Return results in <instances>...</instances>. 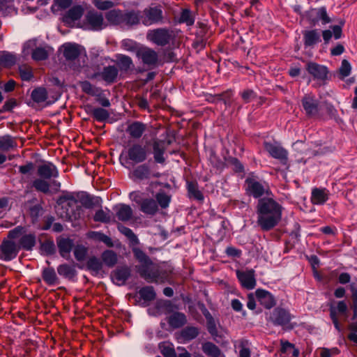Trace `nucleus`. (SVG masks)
<instances>
[{
    "mask_svg": "<svg viewBox=\"0 0 357 357\" xmlns=\"http://www.w3.org/2000/svg\"><path fill=\"white\" fill-rule=\"evenodd\" d=\"M132 252L139 263L135 268L146 282L162 284L169 280V276L173 272L172 269L163 268L154 264L149 256L138 248H133Z\"/></svg>",
    "mask_w": 357,
    "mask_h": 357,
    "instance_id": "1",
    "label": "nucleus"
},
{
    "mask_svg": "<svg viewBox=\"0 0 357 357\" xmlns=\"http://www.w3.org/2000/svg\"><path fill=\"white\" fill-rule=\"evenodd\" d=\"M256 208L257 222L263 231H270L280 222L283 208L273 198L259 199Z\"/></svg>",
    "mask_w": 357,
    "mask_h": 357,
    "instance_id": "2",
    "label": "nucleus"
},
{
    "mask_svg": "<svg viewBox=\"0 0 357 357\" xmlns=\"http://www.w3.org/2000/svg\"><path fill=\"white\" fill-rule=\"evenodd\" d=\"M75 193H67L61 196L57 204L61 205L62 208L66 211L61 214V216L66 219H77L79 217L82 207L78 205Z\"/></svg>",
    "mask_w": 357,
    "mask_h": 357,
    "instance_id": "3",
    "label": "nucleus"
},
{
    "mask_svg": "<svg viewBox=\"0 0 357 357\" xmlns=\"http://www.w3.org/2000/svg\"><path fill=\"white\" fill-rule=\"evenodd\" d=\"M245 183L247 193L255 198H259L265 194L269 195L270 189L268 183L265 181H259L253 173L249 174Z\"/></svg>",
    "mask_w": 357,
    "mask_h": 357,
    "instance_id": "4",
    "label": "nucleus"
},
{
    "mask_svg": "<svg viewBox=\"0 0 357 357\" xmlns=\"http://www.w3.org/2000/svg\"><path fill=\"white\" fill-rule=\"evenodd\" d=\"M292 319L289 312L284 308L276 307L271 313L268 321L275 326H280L282 328L291 329L293 326L290 324Z\"/></svg>",
    "mask_w": 357,
    "mask_h": 357,
    "instance_id": "5",
    "label": "nucleus"
},
{
    "mask_svg": "<svg viewBox=\"0 0 357 357\" xmlns=\"http://www.w3.org/2000/svg\"><path fill=\"white\" fill-rule=\"evenodd\" d=\"M147 39L160 46L167 45L172 38V31L167 28H158L148 31Z\"/></svg>",
    "mask_w": 357,
    "mask_h": 357,
    "instance_id": "6",
    "label": "nucleus"
},
{
    "mask_svg": "<svg viewBox=\"0 0 357 357\" xmlns=\"http://www.w3.org/2000/svg\"><path fill=\"white\" fill-rule=\"evenodd\" d=\"M142 23L145 26L159 24L162 22L163 13L160 6L149 7L141 11Z\"/></svg>",
    "mask_w": 357,
    "mask_h": 357,
    "instance_id": "7",
    "label": "nucleus"
},
{
    "mask_svg": "<svg viewBox=\"0 0 357 357\" xmlns=\"http://www.w3.org/2000/svg\"><path fill=\"white\" fill-rule=\"evenodd\" d=\"M20 250V246L13 240L3 239L0 245V259L5 261L14 259Z\"/></svg>",
    "mask_w": 357,
    "mask_h": 357,
    "instance_id": "8",
    "label": "nucleus"
},
{
    "mask_svg": "<svg viewBox=\"0 0 357 357\" xmlns=\"http://www.w3.org/2000/svg\"><path fill=\"white\" fill-rule=\"evenodd\" d=\"M136 56L142 60L143 64L148 66H155L158 62V54L153 49L142 47L137 50Z\"/></svg>",
    "mask_w": 357,
    "mask_h": 357,
    "instance_id": "9",
    "label": "nucleus"
},
{
    "mask_svg": "<svg viewBox=\"0 0 357 357\" xmlns=\"http://www.w3.org/2000/svg\"><path fill=\"white\" fill-rule=\"evenodd\" d=\"M264 146L271 157L279 160L283 164L287 162L288 152L280 144L265 142Z\"/></svg>",
    "mask_w": 357,
    "mask_h": 357,
    "instance_id": "10",
    "label": "nucleus"
},
{
    "mask_svg": "<svg viewBox=\"0 0 357 357\" xmlns=\"http://www.w3.org/2000/svg\"><path fill=\"white\" fill-rule=\"evenodd\" d=\"M128 158L135 163H141L147 158V151L145 146L139 143H135L129 146L127 151Z\"/></svg>",
    "mask_w": 357,
    "mask_h": 357,
    "instance_id": "11",
    "label": "nucleus"
},
{
    "mask_svg": "<svg viewBox=\"0 0 357 357\" xmlns=\"http://www.w3.org/2000/svg\"><path fill=\"white\" fill-rule=\"evenodd\" d=\"M302 106L309 117L316 116L319 112V101L312 94H306L302 98Z\"/></svg>",
    "mask_w": 357,
    "mask_h": 357,
    "instance_id": "12",
    "label": "nucleus"
},
{
    "mask_svg": "<svg viewBox=\"0 0 357 357\" xmlns=\"http://www.w3.org/2000/svg\"><path fill=\"white\" fill-rule=\"evenodd\" d=\"M131 196H134L135 202L139 204L140 210L145 214L153 215L158 211V205L157 202L151 198L143 199L140 202L137 199V194L132 192Z\"/></svg>",
    "mask_w": 357,
    "mask_h": 357,
    "instance_id": "13",
    "label": "nucleus"
},
{
    "mask_svg": "<svg viewBox=\"0 0 357 357\" xmlns=\"http://www.w3.org/2000/svg\"><path fill=\"white\" fill-rule=\"evenodd\" d=\"M236 275L242 286L247 289H252L256 286V280L255 278L254 270H248L245 271H236Z\"/></svg>",
    "mask_w": 357,
    "mask_h": 357,
    "instance_id": "14",
    "label": "nucleus"
},
{
    "mask_svg": "<svg viewBox=\"0 0 357 357\" xmlns=\"http://www.w3.org/2000/svg\"><path fill=\"white\" fill-rule=\"evenodd\" d=\"M37 174L39 177L51 179L59 176V172L55 165L52 163L43 164L38 167Z\"/></svg>",
    "mask_w": 357,
    "mask_h": 357,
    "instance_id": "15",
    "label": "nucleus"
},
{
    "mask_svg": "<svg viewBox=\"0 0 357 357\" xmlns=\"http://www.w3.org/2000/svg\"><path fill=\"white\" fill-rule=\"evenodd\" d=\"M86 21L91 30L99 31L103 28V17L100 13L93 11L89 12L86 16Z\"/></svg>",
    "mask_w": 357,
    "mask_h": 357,
    "instance_id": "16",
    "label": "nucleus"
},
{
    "mask_svg": "<svg viewBox=\"0 0 357 357\" xmlns=\"http://www.w3.org/2000/svg\"><path fill=\"white\" fill-rule=\"evenodd\" d=\"M116 217L121 222L129 221L133 215L132 208L124 204H120L114 207Z\"/></svg>",
    "mask_w": 357,
    "mask_h": 357,
    "instance_id": "17",
    "label": "nucleus"
},
{
    "mask_svg": "<svg viewBox=\"0 0 357 357\" xmlns=\"http://www.w3.org/2000/svg\"><path fill=\"white\" fill-rule=\"evenodd\" d=\"M146 129V124L140 121H134L128 126L126 131L132 138L139 139Z\"/></svg>",
    "mask_w": 357,
    "mask_h": 357,
    "instance_id": "18",
    "label": "nucleus"
},
{
    "mask_svg": "<svg viewBox=\"0 0 357 357\" xmlns=\"http://www.w3.org/2000/svg\"><path fill=\"white\" fill-rule=\"evenodd\" d=\"M256 296L261 305L267 309H270L275 305L273 296L268 291L257 289L255 291Z\"/></svg>",
    "mask_w": 357,
    "mask_h": 357,
    "instance_id": "19",
    "label": "nucleus"
},
{
    "mask_svg": "<svg viewBox=\"0 0 357 357\" xmlns=\"http://www.w3.org/2000/svg\"><path fill=\"white\" fill-rule=\"evenodd\" d=\"M307 70L314 78L319 79H325L327 77V68L314 62H310L307 66Z\"/></svg>",
    "mask_w": 357,
    "mask_h": 357,
    "instance_id": "20",
    "label": "nucleus"
},
{
    "mask_svg": "<svg viewBox=\"0 0 357 357\" xmlns=\"http://www.w3.org/2000/svg\"><path fill=\"white\" fill-rule=\"evenodd\" d=\"M119 70L116 66H108L104 67L98 75L105 82L112 84L116 82Z\"/></svg>",
    "mask_w": 357,
    "mask_h": 357,
    "instance_id": "21",
    "label": "nucleus"
},
{
    "mask_svg": "<svg viewBox=\"0 0 357 357\" xmlns=\"http://www.w3.org/2000/svg\"><path fill=\"white\" fill-rule=\"evenodd\" d=\"M166 149L165 143L162 140H155L153 143V158L156 162L163 164L165 162L164 153Z\"/></svg>",
    "mask_w": 357,
    "mask_h": 357,
    "instance_id": "22",
    "label": "nucleus"
},
{
    "mask_svg": "<svg viewBox=\"0 0 357 357\" xmlns=\"http://www.w3.org/2000/svg\"><path fill=\"white\" fill-rule=\"evenodd\" d=\"M328 199V191L326 188H314L312 191L311 202L313 204L321 205Z\"/></svg>",
    "mask_w": 357,
    "mask_h": 357,
    "instance_id": "23",
    "label": "nucleus"
},
{
    "mask_svg": "<svg viewBox=\"0 0 357 357\" xmlns=\"http://www.w3.org/2000/svg\"><path fill=\"white\" fill-rule=\"evenodd\" d=\"M303 34L305 47H313L321 41L320 34L317 29L305 31Z\"/></svg>",
    "mask_w": 357,
    "mask_h": 357,
    "instance_id": "24",
    "label": "nucleus"
},
{
    "mask_svg": "<svg viewBox=\"0 0 357 357\" xmlns=\"http://www.w3.org/2000/svg\"><path fill=\"white\" fill-rule=\"evenodd\" d=\"M57 245L61 257L68 259L73 246V241L69 238H61L58 241Z\"/></svg>",
    "mask_w": 357,
    "mask_h": 357,
    "instance_id": "25",
    "label": "nucleus"
},
{
    "mask_svg": "<svg viewBox=\"0 0 357 357\" xmlns=\"http://www.w3.org/2000/svg\"><path fill=\"white\" fill-rule=\"evenodd\" d=\"M123 24L132 26L142 22V14L139 10H130L124 13Z\"/></svg>",
    "mask_w": 357,
    "mask_h": 357,
    "instance_id": "26",
    "label": "nucleus"
},
{
    "mask_svg": "<svg viewBox=\"0 0 357 357\" xmlns=\"http://www.w3.org/2000/svg\"><path fill=\"white\" fill-rule=\"evenodd\" d=\"M150 176V169L146 165H141L137 166L130 173V178L134 180H144L147 179Z\"/></svg>",
    "mask_w": 357,
    "mask_h": 357,
    "instance_id": "27",
    "label": "nucleus"
},
{
    "mask_svg": "<svg viewBox=\"0 0 357 357\" xmlns=\"http://www.w3.org/2000/svg\"><path fill=\"white\" fill-rule=\"evenodd\" d=\"M63 56L67 60H75L81 52V47L76 44H66L64 46Z\"/></svg>",
    "mask_w": 357,
    "mask_h": 357,
    "instance_id": "28",
    "label": "nucleus"
},
{
    "mask_svg": "<svg viewBox=\"0 0 357 357\" xmlns=\"http://www.w3.org/2000/svg\"><path fill=\"white\" fill-rule=\"evenodd\" d=\"M130 275V271L128 267H121L116 269L113 273V280L119 284H123Z\"/></svg>",
    "mask_w": 357,
    "mask_h": 357,
    "instance_id": "29",
    "label": "nucleus"
},
{
    "mask_svg": "<svg viewBox=\"0 0 357 357\" xmlns=\"http://www.w3.org/2000/svg\"><path fill=\"white\" fill-rule=\"evenodd\" d=\"M167 322L171 327L178 328L186 323V318L183 313L174 312L168 317Z\"/></svg>",
    "mask_w": 357,
    "mask_h": 357,
    "instance_id": "30",
    "label": "nucleus"
},
{
    "mask_svg": "<svg viewBox=\"0 0 357 357\" xmlns=\"http://www.w3.org/2000/svg\"><path fill=\"white\" fill-rule=\"evenodd\" d=\"M57 272L59 275L68 278L73 279L77 275V271L74 265L63 264L57 267Z\"/></svg>",
    "mask_w": 357,
    "mask_h": 357,
    "instance_id": "31",
    "label": "nucleus"
},
{
    "mask_svg": "<svg viewBox=\"0 0 357 357\" xmlns=\"http://www.w3.org/2000/svg\"><path fill=\"white\" fill-rule=\"evenodd\" d=\"M105 17L113 24H123L124 13L119 9L111 10L106 13Z\"/></svg>",
    "mask_w": 357,
    "mask_h": 357,
    "instance_id": "32",
    "label": "nucleus"
},
{
    "mask_svg": "<svg viewBox=\"0 0 357 357\" xmlns=\"http://www.w3.org/2000/svg\"><path fill=\"white\" fill-rule=\"evenodd\" d=\"M101 261L102 264H105L108 267H113L118 261V257L115 252L111 250L104 251L101 255Z\"/></svg>",
    "mask_w": 357,
    "mask_h": 357,
    "instance_id": "33",
    "label": "nucleus"
},
{
    "mask_svg": "<svg viewBox=\"0 0 357 357\" xmlns=\"http://www.w3.org/2000/svg\"><path fill=\"white\" fill-rule=\"evenodd\" d=\"M20 248L25 250H31L36 245V236L33 234L23 235L19 241Z\"/></svg>",
    "mask_w": 357,
    "mask_h": 357,
    "instance_id": "34",
    "label": "nucleus"
},
{
    "mask_svg": "<svg viewBox=\"0 0 357 357\" xmlns=\"http://www.w3.org/2000/svg\"><path fill=\"white\" fill-rule=\"evenodd\" d=\"M42 278L44 282L49 285L55 284L58 281L56 272L52 267L45 268L43 270Z\"/></svg>",
    "mask_w": 357,
    "mask_h": 357,
    "instance_id": "35",
    "label": "nucleus"
},
{
    "mask_svg": "<svg viewBox=\"0 0 357 357\" xmlns=\"http://www.w3.org/2000/svg\"><path fill=\"white\" fill-rule=\"evenodd\" d=\"M77 204H80L86 208H91L93 206V197L84 192L75 193Z\"/></svg>",
    "mask_w": 357,
    "mask_h": 357,
    "instance_id": "36",
    "label": "nucleus"
},
{
    "mask_svg": "<svg viewBox=\"0 0 357 357\" xmlns=\"http://www.w3.org/2000/svg\"><path fill=\"white\" fill-rule=\"evenodd\" d=\"M33 187L37 191L47 194L50 192V183L47 179L39 177L33 181Z\"/></svg>",
    "mask_w": 357,
    "mask_h": 357,
    "instance_id": "37",
    "label": "nucleus"
},
{
    "mask_svg": "<svg viewBox=\"0 0 357 357\" xmlns=\"http://www.w3.org/2000/svg\"><path fill=\"white\" fill-rule=\"evenodd\" d=\"M187 188L190 197H193L194 199L199 201H202L204 199L203 194L199 190L198 185L196 182H188Z\"/></svg>",
    "mask_w": 357,
    "mask_h": 357,
    "instance_id": "38",
    "label": "nucleus"
},
{
    "mask_svg": "<svg viewBox=\"0 0 357 357\" xmlns=\"http://www.w3.org/2000/svg\"><path fill=\"white\" fill-rule=\"evenodd\" d=\"M119 231L123 234L129 240L130 243L132 245H136L139 244V239L134 232L128 227L123 225H119L118 226Z\"/></svg>",
    "mask_w": 357,
    "mask_h": 357,
    "instance_id": "39",
    "label": "nucleus"
},
{
    "mask_svg": "<svg viewBox=\"0 0 357 357\" xmlns=\"http://www.w3.org/2000/svg\"><path fill=\"white\" fill-rule=\"evenodd\" d=\"M102 262L101 259L96 257H90L86 262L87 268L91 271L98 274L102 268Z\"/></svg>",
    "mask_w": 357,
    "mask_h": 357,
    "instance_id": "40",
    "label": "nucleus"
},
{
    "mask_svg": "<svg viewBox=\"0 0 357 357\" xmlns=\"http://www.w3.org/2000/svg\"><path fill=\"white\" fill-rule=\"evenodd\" d=\"M83 13L84 9L81 6H75L67 12V13L65 15V18L66 20H78L81 18Z\"/></svg>",
    "mask_w": 357,
    "mask_h": 357,
    "instance_id": "41",
    "label": "nucleus"
},
{
    "mask_svg": "<svg viewBox=\"0 0 357 357\" xmlns=\"http://www.w3.org/2000/svg\"><path fill=\"white\" fill-rule=\"evenodd\" d=\"M16 142L10 135L0 137V150L8 151L16 146Z\"/></svg>",
    "mask_w": 357,
    "mask_h": 357,
    "instance_id": "42",
    "label": "nucleus"
},
{
    "mask_svg": "<svg viewBox=\"0 0 357 357\" xmlns=\"http://www.w3.org/2000/svg\"><path fill=\"white\" fill-rule=\"evenodd\" d=\"M16 62L15 56L8 52H0V66L1 67H11Z\"/></svg>",
    "mask_w": 357,
    "mask_h": 357,
    "instance_id": "43",
    "label": "nucleus"
},
{
    "mask_svg": "<svg viewBox=\"0 0 357 357\" xmlns=\"http://www.w3.org/2000/svg\"><path fill=\"white\" fill-rule=\"evenodd\" d=\"M31 98L37 103L45 101L47 98V90L43 87H38L33 89L31 92Z\"/></svg>",
    "mask_w": 357,
    "mask_h": 357,
    "instance_id": "44",
    "label": "nucleus"
},
{
    "mask_svg": "<svg viewBox=\"0 0 357 357\" xmlns=\"http://www.w3.org/2000/svg\"><path fill=\"white\" fill-rule=\"evenodd\" d=\"M178 21L180 23H185L187 26H192L195 23V16L190 9L185 8L181 10Z\"/></svg>",
    "mask_w": 357,
    "mask_h": 357,
    "instance_id": "45",
    "label": "nucleus"
},
{
    "mask_svg": "<svg viewBox=\"0 0 357 357\" xmlns=\"http://www.w3.org/2000/svg\"><path fill=\"white\" fill-rule=\"evenodd\" d=\"M139 294L143 300L147 301H153L156 296L154 288L151 286L142 287L139 289Z\"/></svg>",
    "mask_w": 357,
    "mask_h": 357,
    "instance_id": "46",
    "label": "nucleus"
},
{
    "mask_svg": "<svg viewBox=\"0 0 357 357\" xmlns=\"http://www.w3.org/2000/svg\"><path fill=\"white\" fill-rule=\"evenodd\" d=\"M118 66L121 70L127 71L132 66V61L128 56L119 54L117 56Z\"/></svg>",
    "mask_w": 357,
    "mask_h": 357,
    "instance_id": "47",
    "label": "nucleus"
},
{
    "mask_svg": "<svg viewBox=\"0 0 357 357\" xmlns=\"http://www.w3.org/2000/svg\"><path fill=\"white\" fill-rule=\"evenodd\" d=\"M202 350L204 354L211 357H218L220 355V350L214 344L206 342L202 345Z\"/></svg>",
    "mask_w": 357,
    "mask_h": 357,
    "instance_id": "48",
    "label": "nucleus"
},
{
    "mask_svg": "<svg viewBox=\"0 0 357 357\" xmlns=\"http://www.w3.org/2000/svg\"><path fill=\"white\" fill-rule=\"evenodd\" d=\"M93 220L96 222H109L112 220V213L107 209L106 211L100 209L96 212Z\"/></svg>",
    "mask_w": 357,
    "mask_h": 357,
    "instance_id": "49",
    "label": "nucleus"
},
{
    "mask_svg": "<svg viewBox=\"0 0 357 357\" xmlns=\"http://www.w3.org/2000/svg\"><path fill=\"white\" fill-rule=\"evenodd\" d=\"M198 335V330L195 327H186L181 333V338L185 341H189Z\"/></svg>",
    "mask_w": 357,
    "mask_h": 357,
    "instance_id": "50",
    "label": "nucleus"
},
{
    "mask_svg": "<svg viewBox=\"0 0 357 357\" xmlns=\"http://www.w3.org/2000/svg\"><path fill=\"white\" fill-rule=\"evenodd\" d=\"M82 90L89 95L98 96L100 93V89L92 85L89 82L85 81L80 84Z\"/></svg>",
    "mask_w": 357,
    "mask_h": 357,
    "instance_id": "51",
    "label": "nucleus"
},
{
    "mask_svg": "<svg viewBox=\"0 0 357 357\" xmlns=\"http://www.w3.org/2000/svg\"><path fill=\"white\" fill-rule=\"evenodd\" d=\"M91 237L96 241L104 243L108 247H113L114 245L112 240L102 233L93 231L91 233Z\"/></svg>",
    "mask_w": 357,
    "mask_h": 357,
    "instance_id": "52",
    "label": "nucleus"
},
{
    "mask_svg": "<svg viewBox=\"0 0 357 357\" xmlns=\"http://www.w3.org/2000/svg\"><path fill=\"white\" fill-rule=\"evenodd\" d=\"M156 202L158 205H159L162 208H166L168 207L169 202L171 201L170 196L167 195L164 192H160L156 194L155 195Z\"/></svg>",
    "mask_w": 357,
    "mask_h": 357,
    "instance_id": "53",
    "label": "nucleus"
},
{
    "mask_svg": "<svg viewBox=\"0 0 357 357\" xmlns=\"http://www.w3.org/2000/svg\"><path fill=\"white\" fill-rule=\"evenodd\" d=\"M92 3L100 10H106L114 6V3L111 0H92Z\"/></svg>",
    "mask_w": 357,
    "mask_h": 357,
    "instance_id": "54",
    "label": "nucleus"
},
{
    "mask_svg": "<svg viewBox=\"0 0 357 357\" xmlns=\"http://www.w3.org/2000/svg\"><path fill=\"white\" fill-rule=\"evenodd\" d=\"M88 249L84 245H77L74 249V255L75 259L79 261H82L85 259L87 255Z\"/></svg>",
    "mask_w": 357,
    "mask_h": 357,
    "instance_id": "55",
    "label": "nucleus"
},
{
    "mask_svg": "<svg viewBox=\"0 0 357 357\" xmlns=\"http://www.w3.org/2000/svg\"><path fill=\"white\" fill-rule=\"evenodd\" d=\"M92 114L98 121H103L109 117L108 112L101 107L93 109Z\"/></svg>",
    "mask_w": 357,
    "mask_h": 357,
    "instance_id": "56",
    "label": "nucleus"
},
{
    "mask_svg": "<svg viewBox=\"0 0 357 357\" xmlns=\"http://www.w3.org/2000/svg\"><path fill=\"white\" fill-rule=\"evenodd\" d=\"M19 73L21 79L24 81H29L33 77L31 68L27 66H20Z\"/></svg>",
    "mask_w": 357,
    "mask_h": 357,
    "instance_id": "57",
    "label": "nucleus"
},
{
    "mask_svg": "<svg viewBox=\"0 0 357 357\" xmlns=\"http://www.w3.org/2000/svg\"><path fill=\"white\" fill-rule=\"evenodd\" d=\"M351 70V66L349 62L347 60L344 59L342 61L341 66L339 69V73L341 79H344L346 77L349 76L350 75Z\"/></svg>",
    "mask_w": 357,
    "mask_h": 357,
    "instance_id": "58",
    "label": "nucleus"
},
{
    "mask_svg": "<svg viewBox=\"0 0 357 357\" xmlns=\"http://www.w3.org/2000/svg\"><path fill=\"white\" fill-rule=\"evenodd\" d=\"M47 52L45 48L37 47L32 52V58L36 61H43L47 58Z\"/></svg>",
    "mask_w": 357,
    "mask_h": 357,
    "instance_id": "59",
    "label": "nucleus"
},
{
    "mask_svg": "<svg viewBox=\"0 0 357 357\" xmlns=\"http://www.w3.org/2000/svg\"><path fill=\"white\" fill-rule=\"evenodd\" d=\"M160 348L161 350V353L165 357H176V354L174 349L169 345L164 343L160 346Z\"/></svg>",
    "mask_w": 357,
    "mask_h": 357,
    "instance_id": "60",
    "label": "nucleus"
},
{
    "mask_svg": "<svg viewBox=\"0 0 357 357\" xmlns=\"http://www.w3.org/2000/svg\"><path fill=\"white\" fill-rule=\"evenodd\" d=\"M241 98L245 103H248L255 99L257 94L252 89H246L241 93Z\"/></svg>",
    "mask_w": 357,
    "mask_h": 357,
    "instance_id": "61",
    "label": "nucleus"
},
{
    "mask_svg": "<svg viewBox=\"0 0 357 357\" xmlns=\"http://www.w3.org/2000/svg\"><path fill=\"white\" fill-rule=\"evenodd\" d=\"M316 14L321 20L324 24L331 22V18L328 17L325 7L316 10Z\"/></svg>",
    "mask_w": 357,
    "mask_h": 357,
    "instance_id": "62",
    "label": "nucleus"
},
{
    "mask_svg": "<svg viewBox=\"0 0 357 357\" xmlns=\"http://www.w3.org/2000/svg\"><path fill=\"white\" fill-rule=\"evenodd\" d=\"M339 354V349L337 348H322L320 351L321 357H333Z\"/></svg>",
    "mask_w": 357,
    "mask_h": 357,
    "instance_id": "63",
    "label": "nucleus"
},
{
    "mask_svg": "<svg viewBox=\"0 0 357 357\" xmlns=\"http://www.w3.org/2000/svg\"><path fill=\"white\" fill-rule=\"evenodd\" d=\"M23 231H24L23 227H15V229L9 231L7 240H13V239L19 238Z\"/></svg>",
    "mask_w": 357,
    "mask_h": 357,
    "instance_id": "64",
    "label": "nucleus"
}]
</instances>
